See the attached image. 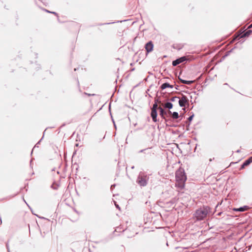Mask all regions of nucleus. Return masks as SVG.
<instances>
[{
  "mask_svg": "<svg viewBox=\"0 0 252 252\" xmlns=\"http://www.w3.org/2000/svg\"><path fill=\"white\" fill-rule=\"evenodd\" d=\"M176 187L180 189H183L187 180V176L183 168H179L175 173Z\"/></svg>",
  "mask_w": 252,
  "mask_h": 252,
  "instance_id": "1",
  "label": "nucleus"
},
{
  "mask_svg": "<svg viewBox=\"0 0 252 252\" xmlns=\"http://www.w3.org/2000/svg\"><path fill=\"white\" fill-rule=\"evenodd\" d=\"M209 208L207 207L200 208L197 210L195 213V217L197 220H201L205 219L209 213Z\"/></svg>",
  "mask_w": 252,
  "mask_h": 252,
  "instance_id": "2",
  "label": "nucleus"
},
{
  "mask_svg": "<svg viewBox=\"0 0 252 252\" xmlns=\"http://www.w3.org/2000/svg\"><path fill=\"white\" fill-rule=\"evenodd\" d=\"M149 177L144 175L143 173H140L137 179V183L140 186H145L147 184V181L148 180Z\"/></svg>",
  "mask_w": 252,
  "mask_h": 252,
  "instance_id": "3",
  "label": "nucleus"
},
{
  "mask_svg": "<svg viewBox=\"0 0 252 252\" xmlns=\"http://www.w3.org/2000/svg\"><path fill=\"white\" fill-rule=\"evenodd\" d=\"M179 104L181 107H184L189 105V99L185 95H183L179 100Z\"/></svg>",
  "mask_w": 252,
  "mask_h": 252,
  "instance_id": "4",
  "label": "nucleus"
},
{
  "mask_svg": "<svg viewBox=\"0 0 252 252\" xmlns=\"http://www.w3.org/2000/svg\"><path fill=\"white\" fill-rule=\"evenodd\" d=\"M187 60L186 57H182L172 62V65L173 66H176L178 64L183 63Z\"/></svg>",
  "mask_w": 252,
  "mask_h": 252,
  "instance_id": "5",
  "label": "nucleus"
},
{
  "mask_svg": "<svg viewBox=\"0 0 252 252\" xmlns=\"http://www.w3.org/2000/svg\"><path fill=\"white\" fill-rule=\"evenodd\" d=\"M153 47L154 45L152 41H149L145 45V49L147 53L152 51Z\"/></svg>",
  "mask_w": 252,
  "mask_h": 252,
  "instance_id": "6",
  "label": "nucleus"
},
{
  "mask_svg": "<svg viewBox=\"0 0 252 252\" xmlns=\"http://www.w3.org/2000/svg\"><path fill=\"white\" fill-rule=\"evenodd\" d=\"M252 162V156L247 159L242 165L240 169L245 168V167L248 166L250 163Z\"/></svg>",
  "mask_w": 252,
  "mask_h": 252,
  "instance_id": "7",
  "label": "nucleus"
},
{
  "mask_svg": "<svg viewBox=\"0 0 252 252\" xmlns=\"http://www.w3.org/2000/svg\"><path fill=\"white\" fill-rule=\"evenodd\" d=\"M151 116L152 118V119L154 122H156L157 121V111L155 110H151Z\"/></svg>",
  "mask_w": 252,
  "mask_h": 252,
  "instance_id": "8",
  "label": "nucleus"
},
{
  "mask_svg": "<svg viewBox=\"0 0 252 252\" xmlns=\"http://www.w3.org/2000/svg\"><path fill=\"white\" fill-rule=\"evenodd\" d=\"M158 109L160 111V116L163 119L165 118L164 117V116L165 115H167V112L166 111H165L160 106H159Z\"/></svg>",
  "mask_w": 252,
  "mask_h": 252,
  "instance_id": "9",
  "label": "nucleus"
},
{
  "mask_svg": "<svg viewBox=\"0 0 252 252\" xmlns=\"http://www.w3.org/2000/svg\"><path fill=\"white\" fill-rule=\"evenodd\" d=\"M161 105L164 107V108L171 109L173 107V104L171 102H166L164 104L161 103Z\"/></svg>",
  "mask_w": 252,
  "mask_h": 252,
  "instance_id": "10",
  "label": "nucleus"
},
{
  "mask_svg": "<svg viewBox=\"0 0 252 252\" xmlns=\"http://www.w3.org/2000/svg\"><path fill=\"white\" fill-rule=\"evenodd\" d=\"M167 88H173V85H170L169 84L167 83H163L160 87V88L162 89V90H163V89H165Z\"/></svg>",
  "mask_w": 252,
  "mask_h": 252,
  "instance_id": "11",
  "label": "nucleus"
},
{
  "mask_svg": "<svg viewBox=\"0 0 252 252\" xmlns=\"http://www.w3.org/2000/svg\"><path fill=\"white\" fill-rule=\"evenodd\" d=\"M179 79L180 81L183 84H187V85H190L194 82V81H186L185 80H183L180 78V77H179Z\"/></svg>",
  "mask_w": 252,
  "mask_h": 252,
  "instance_id": "12",
  "label": "nucleus"
},
{
  "mask_svg": "<svg viewBox=\"0 0 252 252\" xmlns=\"http://www.w3.org/2000/svg\"><path fill=\"white\" fill-rule=\"evenodd\" d=\"M252 30H248L246 32H245L243 35H241V37H244L246 36H249L251 33H252Z\"/></svg>",
  "mask_w": 252,
  "mask_h": 252,
  "instance_id": "13",
  "label": "nucleus"
},
{
  "mask_svg": "<svg viewBox=\"0 0 252 252\" xmlns=\"http://www.w3.org/2000/svg\"><path fill=\"white\" fill-rule=\"evenodd\" d=\"M247 209V207H240L239 208H234L233 210L235 211H240L243 212L246 211Z\"/></svg>",
  "mask_w": 252,
  "mask_h": 252,
  "instance_id": "14",
  "label": "nucleus"
},
{
  "mask_svg": "<svg viewBox=\"0 0 252 252\" xmlns=\"http://www.w3.org/2000/svg\"><path fill=\"white\" fill-rule=\"evenodd\" d=\"M171 117L173 119H177L179 117V116L177 112H174L172 113Z\"/></svg>",
  "mask_w": 252,
  "mask_h": 252,
  "instance_id": "15",
  "label": "nucleus"
},
{
  "mask_svg": "<svg viewBox=\"0 0 252 252\" xmlns=\"http://www.w3.org/2000/svg\"><path fill=\"white\" fill-rule=\"evenodd\" d=\"M158 104H156V102L153 104V107L152 108L151 110H157V109L158 108Z\"/></svg>",
  "mask_w": 252,
  "mask_h": 252,
  "instance_id": "16",
  "label": "nucleus"
},
{
  "mask_svg": "<svg viewBox=\"0 0 252 252\" xmlns=\"http://www.w3.org/2000/svg\"><path fill=\"white\" fill-rule=\"evenodd\" d=\"M178 99H179V97H177V96H174V97H172L170 99V100H171V101H175L177 100Z\"/></svg>",
  "mask_w": 252,
  "mask_h": 252,
  "instance_id": "17",
  "label": "nucleus"
},
{
  "mask_svg": "<svg viewBox=\"0 0 252 252\" xmlns=\"http://www.w3.org/2000/svg\"><path fill=\"white\" fill-rule=\"evenodd\" d=\"M166 112H167V115L168 114L170 116H171V115L172 114V112L170 110H168Z\"/></svg>",
  "mask_w": 252,
  "mask_h": 252,
  "instance_id": "18",
  "label": "nucleus"
},
{
  "mask_svg": "<svg viewBox=\"0 0 252 252\" xmlns=\"http://www.w3.org/2000/svg\"><path fill=\"white\" fill-rule=\"evenodd\" d=\"M155 102H156V104H157L158 103H161L160 101V100H159V99H155Z\"/></svg>",
  "mask_w": 252,
  "mask_h": 252,
  "instance_id": "19",
  "label": "nucleus"
},
{
  "mask_svg": "<svg viewBox=\"0 0 252 252\" xmlns=\"http://www.w3.org/2000/svg\"><path fill=\"white\" fill-rule=\"evenodd\" d=\"M52 188L55 189H57V187H56V185H55V184H53L52 186Z\"/></svg>",
  "mask_w": 252,
  "mask_h": 252,
  "instance_id": "20",
  "label": "nucleus"
},
{
  "mask_svg": "<svg viewBox=\"0 0 252 252\" xmlns=\"http://www.w3.org/2000/svg\"><path fill=\"white\" fill-rule=\"evenodd\" d=\"M192 117H193V116H191L189 117V121H191V119H192Z\"/></svg>",
  "mask_w": 252,
  "mask_h": 252,
  "instance_id": "21",
  "label": "nucleus"
},
{
  "mask_svg": "<svg viewBox=\"0 0 252 252\" xmlns=\"http://www.w3.org/2000/svg\"><path fill=\"white\" fill-rule=\"evenodd\" d=\"M252 28V24L251 25H250L249 27H248V29H251Z\"/></svg>",
  "mask_w": 252,
  "mask_h": 252,
  "instance_id": "22",
  "label": "nucleus"
}]
</instances>
